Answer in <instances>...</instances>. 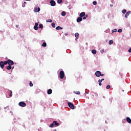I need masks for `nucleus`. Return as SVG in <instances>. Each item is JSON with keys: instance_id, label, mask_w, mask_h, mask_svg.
<instances>
[{"instance_id": "nucleus-1", "label": "nucleus", "mask_w": 131, "mask_h": 131, "mask_svg": "<svg viewBox=\"0 0 131 131\" xmlns=\"http://www.w3.org/2000/svg\"><path fill=\"white\" fill-rule=\"evenodd\" d=\"M95 75L97 77H100V76H104V74H102L100 71H97L95 72Z\"/></svg>"}, {"instance_id": "nucleus-2", "label": "nucleus", "mask_w": 131, "mask_h": 131, "mask_svg": "<svg viewBox=\"0 0 131 131\" xmlns=\"http://www.w3.org/2000/svg\"><path fill=\"white\" fill-rule=\"evenodd\" d=\"M54 125H56V126H59V123L57 122V121H54L50 125V126L51 127H54Z\"/></svg>"}, {"instance_id": "nucleus-3", "label": "nucleus", "mask_w": 131, "mask_h": 131, "mask_svg": "<svg viewBox=\"0 0 131 131\" xmlns=\"http://www.w3.org/2000/svg\"><path fill=\"white\" fill-rule=\"evenodd\" d=\"M64 76L65 74L64 73V71H61L59 73V77L60 79H63L64 78Z\"/></svg>"}, {"instance_id": "nucleus-4", "label": "nucleus", "mask_w": 131, "mask_h": 131, "mask_svg": "<svg viewBox=\"0 0 131 131\" xmlns=\"http://www.w3.org/2000/svg\"><path fill=\"white\" fill-rule=\"evenodd\" d=\"M68 105L69 107H70V108H71V109H72L73 110H74L75 108L73 103L71 102H68Z\"/></svg>"}, {"instance_id": "nucleus-5", "label": "nucleus", "mask_w": 131, "mask_h": 131, "mask_svg": "<svg viewBox=\"0 0 131 131\" xmlns=\"http://www.w3.org/2000/svg\"><path fill=\"white\" fill-rule=\"evenodd\" d=\"M19 106H20V107H26V103H25L24 102H20L18 103Z\"/></svg>"}, {"instance_id": "nucleus-6", "label": "nucleus", "mask_w": 131, "mask_h": 131, "mask_svg": "<svg viewBox=\"0 0 131 131\" xmlns=\"http://www.w3.org/2000/svg\"><path fill=\"white\" fill-rule=\"evenodd\" d=\"M39 11H40V8H39V7H35L34 9V13H38Z\"/></svg>"}, {"instance_id": "nucleus-7", "label": "nucleus", "mask_w": 131, "mask_h": 131, "mask_svg": "<svg viewBox=\"0 0 131 131\" xmlns=\"http://www.w3.org/2000/svg\"><path fill=\"white\" fill-rule=\"evenodd\" d=\"M50 4L52 7H55L56 6V2L54 0H51L50 1Z\"/></svg>"}, {"instance_id": "nucleus-8", "label": "nucleus", "mask_w": 131, "mask_h": 131, "mask_svg": "<svg viewBox=\"0 0 131 131\" xmlns=\"http://www.w3.org/2000/svg\"><path fill=\"white\" fill-rule=\"evenodd\" d=\"M8 65H10L12 66V65H14V61L11 59L8 60Z\"/></svg>"}, {"instance_id": "nucleus-9", "label": "nucleus", "mask_w": 131, "mask_h": 131, "mask_svg": "<svg viewBox=\"0 0 131 131\" xmlns=\"http://www.w3.org/2000/svg\"><path fill=\"white\" fill-rule=\"evenodd\" d=\"M115 77L117 79H119L121 77V75H120V73L116 74Z\"/></svg>"}, {"instance_id": "nucleus-10", "label": "nucleus", "mask_w": 131, "mask_h": 131, "mask_svg": "<svg viewBox=\"0 0 131 131\" xmlns=\"http://www.w3.org/2000/svg\"><path fill=\"white\" fill-rule=\"evenodd\" d=\"M0 67L2 69H3L4 67H5V64L4 63V61H1L0 62Z\"/></svg>"}, {"instance_id": "nucleus-11", "label": "nucleus", "mask_w": 131, "mask_h": 131, "mask_svg": "<svg viewBox=\"0 0 131 131\" xmlns=\"http://www.w3.org/2000/svg\"><path fill=\"white\" fill-rule=\"evenodd\" d=\"M84 16H85V12H81L79 15V16L81 18H82V17H84Z\"/></svg>"}, {"instance_id": "nucleus-12", "label": "nucleus", "mask_w": 131, "mask_h": 131, "mask_svg": "<svg viewBox=\"0 0 131 131\" xmlns=\"http://www.w3.org/2000/svg\"><path fill=\"white\" fill-rule=\"evenodd\" d=\"M7 93H8V94L9 95L10 98H11V97H12V94H13V92H12V91L9 90V91L7 92Z\"/></svg>"}, {"instance_id": "nucleus-13", "label": "nucleus", "mask_w": 131, "mask_h": 131, "mask_svg": "<svg viewBox=\"0 0 131 131\" xmlns=\"http://www.w3.org/2000/svg\"><path fill=\"white\" fill-rule=\"evenodd\" d=\"M82 20V17H79L77 18V22H78V23L79 22H81Z\"/></svg>"}, {"instance_id": "nucleus-14", "label": "nucleus", "mask_w": 131, "mask_h": 131, "mask_svg": "<svg viewBox=\"0 0 131 131\" xmlns=\"http://www.w3.org/2000/svg\"><path fill=\"white\" fill-rule=\"evenodd\" d=\"M53 93V90L52 89H49L47 91L48 95H51Z\"/></svg>"}, {"instance_id": "nucleus-15", "label": "nucleus", "mask_w": 131, "mask_h": 131, "mask_svg": "<svg viewBox=\"0 0 131 131\" xmlns=\"http://www.w3.org/2000/svg\"><path fill=\"white\" fill-rule=\"evenodd\" d=\"M126 121L127 122H128V123L131 124V119L129 117H127L126 118Z\"/></svg>"}, {"instance_id": "nucleus-16", "label": "nucleus", "mask_w": 131, "mask_h": 131, "mask_svg": "<svg viewBox=\"0 0 131 131\" xmlns=\"http://www.w3.org/2000/svg\"><path fill=\"white\" fill-rule=\"evenodd\" d=\"M129 14H130V11H128L125 15V17L127 18L128 16H129Z\"/></svg>"}, {"instance_id": "nucleus-17", "label": "nucleus", "mask_w": 131, "mask_h": 131, "mask_svg": "<svg viewBox=\"0 0 131 131\" xmlns=\"http://www.w3.org/2000/svg\"><path fill=\"white\" fill-rule=\"evenodd\" d=\"M56 30H62L63 29V28L60 27V26H57L56 28Z\"/></svg>"}, {"instance_id": "nucleus-18", "label": "nucleus", "mask_w": 131, "mask_h": 131, "mask_svg": "<svg viewBox=\"0 0 131 131\" xmlns=\"http://www.w3.org/2000/svg\"><path fill=\"white\" fill-rule=\"evenodd\" d=\"M7 70H11L12 69V66L11 65H9L7 67Z\"/></svg>"}, {"instance_id": "nucleus-19", "label": "nucleus", "mask_w": 131, "mask_h": 131, "mask_svg": "<svg viewBox=\"0 0 131 131\" xmlns=\"http://www.w3.org/2000/svg\"><path fill=\"white\" fill-rule=\"evenodd\" d=\"M75 37H76V38H78V37L79 36V34L78 33H76L75 34Z\"/></svg>"}, {"instance_id": "nucleus-20", "label": "nucleus", "mask_w": 131, "mask_h": 131, "mask_svg": "<svg viewBox=\"0 0 131 131\" xmlns=\"http://www.w3.org/2000/svg\"><path fill=\"white\" fill-rule=\"evenodd\" d=\"M74 94H76V95H80V92L79 91H74Z\"/></svg>"}, {"instance_id": "nucleus-21", "label": "nucleus", "mask_w": 131, "mask_h": 131, "mask_svg": "<svg viewBox=\"0 0 131 131\" xmlns=\"http://www.w3.org/2000/svg\"><path fill=\"white\" fill-rule=\"evenodd\" d=\"M61 16H66V12L63 11L61 12Z\"/></svg>"}, {"instance_id": "nucleus-22", "label": "nucleus", "mask_w": 131, "mask_h": 131, "mask_svg": "<svg viewBox=\"0 0 131 131\" xmlns=\"http://www.w3.org/2000/svg\"><path fill=\"white\" fill-rule=\"evenodd\" d=\"M92 54H97V51H96V50H93L92 51Z\"/></svg>"}, {"instance_id": "nucleus-23", "label": "nucleus", "mask_w": 131, "mask_h": 131, "mask_svg": "<svg viewBox=\"0 0 131 131\" xmlns=\"http://www.w3.org/2000/svg\"><path fill=\"white\" fill-rule=\"evenodd\" d=\"M51 25L53 28H55V27H56V24L54 23H52Z\"/></svg>"}, {"instance_id": "nucleus-24", "label": "nucleus", "mask_w": 131, "mask_h": 131, "mask_svg": "<svg viewBox=\"0 0 131 131\" xmlns=\"http://www.w3.org/2000/svg\"><path fill=\"white\" fill-rule=\"evenodd\" d=\"M39 27V28H41V29H42V28H43V25H42V24H40Z\"/></svg>"}, {"instance_id": "nucleus-25", "label": "nucleus", "mask_w": 131, "mask_h": 131, "mask_svg": "<svg viewBox=\"0 0 131 131\" xmlns=\"http://www.w3.org/2000/svg\"><path fill=\"white\" fill-rule=\"evenodd\" d=\"M42 47H47V43H46V42H44L42 45Z\"/></svg>"}, {"instance_id": "nucleus-26", "label": "nucleus", "mask_w": 131, "mask_h": 131, "mask_svg": "<svg viewBox=\"0 0 131 131\" xmlns=\"http://www.w3.org/2000/svg\"><path fill=\"white\" fill-rule=\"evenodd\" d=\"M108 43L109 45H112V43H113V40H111L108 41Z\"/></svg>"}, {"instance_id": "nucleus-27", "label": "nucleus", "mask_w": 131, "mask_h": 131, "mask_svg": "<svg viewBox=\"0 0 131 131\" xmlns=\"http://www.w3.org/2000/svg\"><path fill=\"white\" fill-rule=\"evenodd\" d=\"M34 29H35V30H37V29H38V27L36 26H34Z\"/></svg>"}, {"instance_id": "nucleus-28", "label": "nucleus", "mask_w": 131, "mask_h": 131, "mask_svg": "<svg viewBox=\"0 0 131 131\" xmlns=\"http://www.w3.org/2000/svg\"><path fill=\"white\" fill-rule=\"evenodd\" d=\"M98 82H99V85L100 86L102 85V82L100 80V79H99Z\"/></svg>"}, {"instance_id": "nucleus-29", "label": "nucleus", "mask_w": 131, "mask_h": 131, "mask_svg": "<svg viewBox=\"0 0 131 131\" xmlns=\"http://www.w3.org/2000/svg\"><path fill=\"white\" fill-rule=\"evenodd\" d=\"M125 13H126V9H124L122 10V13L123 14H125Z\"/></svg>"}, {"instance_id": "nucleus-30", "label": "nucleus", "mask_w": 131, "mask_h": 131, "mask_svg": "<svg viewBox=\"0 0 131 131\" xmlns=\"http://www.w3.org/2000/svg\"><path fill=\"white\" fill-rule=\"evenodd\" d=\"M118 32H119V33H121V32H122V29H119L118 30Z\"/></svg>"}, {"instance_id": "nucleus-31", "label": "nucleus", "mask_w": 131, "mask_h": 131, "mask_svg": "<svg viewBox=\"0 0 131 131\" xmlns=\"http://www.w3.org/2000/svg\"><path fill=\"white\" fill-rule=\"evenodd\" d=\"M58 4H61L62 3V0H57Z\"/></svg>"}, {"instance_id": "nucleus-32", "label": "nucleus", "mask_w": 131, "mask_h": 131, "mask_svg": "<svg viewBox=\"0 0 131 131\" xmlns=\"http://www.w3.org/2000/svg\"><path fill=\"white\" fill-rule=\"evenodd\" d=\"M110 88H111V86H110V85H108L106 86L107 90H109V89H110Z\"/></svg>"}, {"instance_id": "nucleus-33", "label": "nucleus", "mask_w": 131, "mask_h": 131, "mask_svg": "<svg viewBox=\"0 0 131 131\" xmlns=\"http://www.w3.org/2000/svg\"><path fill=\"white\" fill-rule=\"evenodd\" d=\"M93 4L94 5V6H96L97 5V2L96 1H94L93 2Z\"/></svg>"}, {"instance_id": "nucleus-34", "label": "nucleus", "mask_w": 131, "mask_h": 131, "mask_svg": "<svg viewBox=\"0 0 131 131\" xmlns=\"http://www.w3.org/2000/svg\"><path fill=\"white\" fill-rule=\"evenodd\" d=\"M30 86H33V84L31 81L30 82Z\"/></svg>"}, {"instance_id": "nucleus-35", "label": "nucleus", "mask_w": 131, "mask_h": 131, "mask_svg": "<svg viewBox=\"0 0 131 131\" xmlns=\"http://www.w3.org/2000/svg\"><path fill=\"white\" fill-rule=\"evenodd\" d=\"M8 60L7 61H5L4 62V65H7V64H8Z\"/></svg>"}, {"instance_id": "nucleus-36", "label": "nucleus", "mask_w": 131, "mask_h": 131, "mask_svg": "<svg viewBox=\"0 0 131 131\" xmlns=\"http://www.w3.org/2000/svg\"><path fill=\"white\" fill-rule=\"evenodd\" d=\"M47 22H49V23H51V22H53V20H52V19H48Z\"/></svg>"}, {"instance_id": "nucleus-37", "label": "nucleus", "mask_w": 131, "mask_h": 131, "mask_svg": "<svg viewBox=\"0 0 131 131\" xmlns=\"http://www.w3.org/2000/svg\"><path fill=\"white\" fill-rule=\"evenodd\" d=\"M113 32H116V31H117V29H115L114 30H112Z\"/></svg>"}, {"instance_id": "nucleus-38", "label": "nucleus", "mask_w": 131, "mask_h": 131, "mask_svg": "<svg viewBox=\"0 0 131 131\" xmlns=\"http://www.w3.org/2000/svg\"><path fill=\"white\" fill-rule=\"evenodd\" d=\"M128 52L129 53H131V48L128 49Z\"/></svg>"}, {"instance_id": "nucleus-39", "label": "nucleus", "mask_w": 131, "mask_h": 131, "mask_svg": "<svg viewBox=\"0 0 131 131\" xmlns=\"http://www.w3.org/2000/svg\"><path fill=\"white\" fill-rule=\"evenodd\" d=\"M35 26H37V27L38 26V23H36Z\"/></svg>"}, {"instance_id": "nucleus-40", "label": "nucleus", "mask_w": 131, "mask_h": 131, "mask_svg": "<svg viewBox=\"0 0 131 131\" xmlns=\"http://www.w3.org/2000/svg\"><path fill=\"white\" fill-rule=\"evenodd\" d=\"M104 80L105 79L104 78H103V79H100V81H101V82H102V81H103V80Z\"/></svg>"}, {"instance_id": "nucleus-41", "label": "nucleus", "mask_w": 131, "mask_h": 131, "mask_svg": "<svg viewBox=\"0 0 131 131\" xmlns=\"http://www.w3.org/2000/svg\"><path fill=\"white\" fill-rule=\"evenodd\" d=\"M85 19H86V17L84 16V17H83V20H85Z\"/></svg>"}, {"instance_id": "nucleus-42", "label": "nucleus", "mask_w": 131, "mask_h": 131, "mask_svg": "<svg viewBox=\"0 0 131 131\" xmlns=\"http://www.w3.org/2000/svg\"><path fill=\"white\" fill-rule=\"evenodd\" d=\"M84 16H85V17H86V18H88V17L89 16V15L88 14H86Z\"/></svg>"}, {"instance_id": "nucleus-43", "label": "nucleus", "mask_w": 131, "mask_h": 131, "mask_svg": "<svg viewBox=\"0 0 131 131\" xmlns=\"http://www.w3.org/2000/svg\"><path fill=\"white\" fill-rule=\"evenodd\" d=\"M110 7H113V4H111Z\"/></svg>"}, {"instance_id": "nucleus-44", "label": "nucleus", "mask_w": 131, "mask_h": 131, "mask_svg": "<svg viewBox=\"0 0 131 131\" xmlns=\"http://www.w3.org/2000/svg\"><path fill=\"white\" fill-rule=\"evenodd\" d=\"M64 35H66H66H68V33H65V34H64Z\"/></svg>"}, {"instance_id": "nucleus-45", "label": "nucleus", "mask_w": 131, "mask_h": 131, "mask_svg": "<svg viewBox=\"0 0 131 131\" xmlns=\"http://www.w3.org/2000/svg\"><path fill=\"white\" fill-rule=\"evenodd\" d=\"M18 27H19V26H18V25H16V28H18Z\"/></svg>"}, {"instance_id": "nucleus-46", "label": "nucleus", "mask_w": 131, "mask_h": 131, "mask_svg": "<svg viewBox=\"0 0 131 131\" xmlns=\"http://www.w3.org/2000/svg\"><path fill=\"white\" fill-rule=\"evenodd\" d=\"M101 53H103V52H104V50H102V51H101Z\"/></svg>"}, {"instance_id": "nucleus-47", "label": "nucleus", "mask_w": 131, "mask_h": 131, "mask_svg": "<svg viewBox=\"0 0 131 131\" xmlns=\"http://www.w3.org/2000/svg\"><path fill=\"white\" fill-rule=\"evenodd\" d=\"M101 53H103V52H104V50H102V51H101Z\"/></svg>"}, {"instance_id": "nucleus-48", "label": "nucleus", "mask_w": 131, "mask_h": 131, "mask_svg": "<svg viewBox=\"0 0 131 131\" xmlns=\"http://www.w3.org/2000/svg\"><path fill=\"white\" fill-rule=\"evenodd\" d=\"M12 69H14V67H13L12 68H11Z\"/></svg>"}, {"instance_id": "nucleus-49", "label": "nucleus", "mask_w": 131, "mask_h": 131, "mask_svg": "<svg viewBox=\"0 0 131 131\" xmlns=\"http://www.w3.org/2000/svg\"><path fill=\"white\" fill-rule=\"evenodd\" d=\"M53 131H57V130L56 129H54Z\"/></svg>"}, {"instance_id": "nucleus-50", "label": "nucleus", "mask_w": 131, "mask_h": 131, "mask_svg": "<svg viewBox=\"0 0 131 131\" xmlns=\"http://www.w3.org/2000/svg\"><path fill=\"white\" fill-rule=\"evenodd\" d=\"M96 96H98V94H96Z\"/></svg>"}, {"instance_id": "nucleus-51", "label": "nucleus", "mask_w": 131, "mask_h": 131, "mask_svg": "<svg viewBox=\"0 0 131 131\" xmlns=\"http://www.w3.org/2000/svg\"><path fill=\"white\" fill-rule=\"evenodd\" d=\"M26 1H31V0H26Z\"/></svg>"}]
</instances>
